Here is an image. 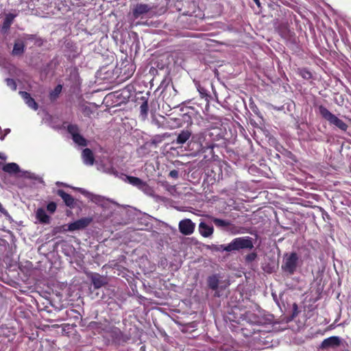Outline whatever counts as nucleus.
I'll return each mask as SVG.
<instances>
[{"label":"nucleus","instance_id":"obj_19","mask_svg":"<svg viewBox=\"0 0 351 351\" xmlns=\"http://www.w3.org/2000/svg\"><path fill=\"white\" fill-rule=\"evenodd\" d=\"M192 138V132L189 130H183L178 134L176 143L178 145H183L190 138Z\"/></svg>","mask_w":351,"mask_h":351},{"label":"nucleus","instance_id":"obj_5","mask_svg":"<svg viewBox=\"0 0 351 351\" xmlns=\"http://www.w3.org/2000/svg\"><path fill=\"white\" fill-rule=\"evenodd\" d=\"M153 8L154 6L149 4L142 3H136L132 11V17L134 19H137L138 18L143 19Z\"/></svg>","mask_w":351,"mask_h":351},{"label":"nucleus","instance_id":"obj_46","mask_svg":"<svg viewBox=\"0 0 351 351\" xmlns=\"http://www.w3.org/2000/svg\"><path fill=\"white\" fill-rule=\"evenodd\" d=\"M65 226H57V227L54 228L53 230L54 234L60 232L62 231H63V232L68 231L67 228H65Z\"/></svg>","mask_w":351,"mask_h":351},{"label":"nucleus","instance_id":"obj_6","mask_svg":"<svg viewBox=\"0 0 351 351\" xmlns=\"http://www.w3.org/2000/svg\"><path fill=\"white\" fill-rule=\"evenodd\" d=\"M56 194L62 199L64 204L67 207L71 209L77 207L80 209V202L74 199L70 194L66 193L64 190L58 189Z\"/></svg>","mask_w":351,"mask_h":351},{"label":"nucleus","instance_id":"obj_43","mask_svg":"<svg viewBox=\"0 0 351 351\" xmlns=\"http://www.w3.org/2000/svg\"><path fill=\"white\" fill-rule=\"evenodd\" d=\"M250 108L251 110H252V112L256 114L257 116H258L259 117L262 118V115H261V113L260 112L258 107L254 104V103H250Z\"/></svg>","mask_w":351,"mask_h":351},{"label":"nucleus","instance_id":"obj_25","mask_svg":"<svg viewBox=\"0 0 351 351\" xmlns=\"http://www.w3.org/2000/svg\"><path fill=\"white\" fill-rule=\"evenodd\" d=\"M206 136H208L210 139L213 141H219L221 138L219 130L218 128H214L211 130L205 131Z\"/></svg>","mask_w":351,"mask_h":351},{"label":"nucleus","instance_id":"obj_51","mask_svg":"<svg viewBox=\"0 0 351 351\" xmlns=\"http://www.w3.org/2000/svg\"><path fill=\"white\" fill-rule=\"evenodd\" d=\"M99 324L96 322H90L88 326L91 328H96Z\"/></svg>","mask_w":351,"mask_h":351},{"label":"nucleus","instance_id":"obj_56","mask_svg":"<svg viewBox=\"0 0 351 351\" xmlns=\"http://www.w3.org/2000/svg\"><path fill=\"white\" fill-rule=\"evenodd\" d=\"M56 184H57V185H64V186H67L66 184H64V183H62V182H56Z\"/></svg>","mask_w":351,"mask_h":351},{"label":"nucleus","instance_id":"obj_53","mask_svg":"<svg viewBox=\"0 0 351 351\" xmlns=\"http://www.w3.org/2000/svg\"><path fill=\"white\" fill-rule=\"evenodd\" d=\"M0 159L5 160L7 159V156L3 153H0Z\"/></svg>","mask_w":351,"mask_h":351},{"label":"nucleus","instance_id":"obj_54","mask_svg":"<svg viewBox=\"0 0 351 351\" xmlns=\"http://www.w3.org/2000/svg\"><path fill=\"white\" fill-rule=\"evenodd\" d=\"M258 8H261V2L259 0H253Z\"/></svg>","mask_w":351,"mask_h":351},{"label":"nucleus","instance_id":"obj_1","mask_svg":"<svg viewBox=\"0 0 351 351\" xmlns=\"http://www.w3.org/2000/svg\"><path fill=\"white\" fill-rule=\"evenodd\" d=\"M302 262L299 255L295 252L285 253L283 255L281 269L287 276H292L295 273Z\"/></svg>","mask_w":351,"mask_h":351},{"label":"nucleus","instance_id":"obj_37","mask_svg":"<svg viewBox=\"0 0 351 351\" xmlns=\"http://www.w3.org/2000/svg\"><path fill=\"white\" fill-rule=\"evenodd\" d=\"M196 86L202 98H207L209 96L207 90L202 87L199 83H196Z\"/></svg>","mask_w":351,"mask_h":351},{"label":"nucleus","instance_id":"obj_16","mask_svg":"<svg viewBox=\"0 0 351 351\" xmlns=\"http://www.w3.org/2000/svg\"><path fill=\"white\" fill-rule=\"evenodd\" d=\"M120 178L122 180H123V181H125L126 182L130 183L132 186H136L138 189L141 187V186L142 185V183L143 182V180H142L139 178L134 177V176H128V175H125V174L122 173H120Z\"/></svg>","mask_w":351,"mask_h":351},{"label":"nucleus","instance_id":"obj_60","mask_svg":"<svg viewBox=\"0 0 351 351\" xmlns=\"http://www.w3.org/2000/svg\"><path fill=\"white\" fill-rule=\"evenodd\" d=\"M215 295L216 296H217V297H219V294H217V293H215Z\"/></svg>","mask_w":351,"mask_h":351},{"label":"nucleus","instance_id":"obj_3","mask_svg":"<svg viewBox=\"0 0 351 351\" xmlns=\"http://www.w3.org/2000/svg\"><path fill=\"white\" fill-rule=\"evenodd\" d=\"M317 109L319 115L327 121L330 125H332L343 132H346L348 130V125L343 120L329 111L325 106L319 105Z\"/></svg>","mask_w":351,"mask_h":351},{"label":"nucleus","instance_id":"obj_18","mask_svg":"<svg viewBox=\"0 0 351 351\" xmlns=\"http://www.w3.org/2000/svg\"><path fill=\"white\" fill-rule=\"evenodd\" d=\"M36 218L42 224H49L51 218L43 208H38L36 211Z\"/></svg>","mask_w":351,"mask_h":351},{"label":"nucleus","instance_id":"obj_40","mask_svg":"<svg viewBox=\"0 0 351 351\" xmlns=\"http://www.w3.org/2000/svg\"><path fill=\"white\" fill-rule=\"evenodd\" d=\"M80 108L82 112L86 117H89L93 113L92 109L88 106L83 104L80 106Z\"/></svg>","mask_w":351,"mask_h":351},{"label":"nucleus","instance_id":"obj_52","mask_svg":"<svg viewBox=\"0 0 351 351\" xmlns=\"http://www.w3.org/2000/svg\"><path fill=\"white\" fill-rule=\"evenodd\" d=\"M77 191H80L82 194H84V195L88 193V192L85 189H82V188H78Z\"/></svg>","mask_w":351,"mask_h":351},{"label":"nucleus","instance_id":"obj_13","mask_svg":"<svg viewBox=\"0 0 351 351\" xmlns=\"http://www.w3.org/2000/svg\"><path fill=\"white\" fill-rule=\"evenodd\" d=\"M148 95L149 93H146L145 96H142L139 98V100L141 101L140 106V117L143 121L147 118L148 115Z\"/></svg>","mask_w":351,"mask_h":351},{"label":"nucleus","instance_id":"obj_30","mask_svg":"<svg viewBox=\"0 0 351 351\" xmlns=\"http://www.w3.org/2000/svg\"><path fill=\"white\" fill-rule=\"evenodd\" d=\"M62 89L61 84H58L55 88L49 93V98L51 101L56 100L60 94Z\"/></svg>","mask_w":351,"mask_h":351},{"label":"nucleus","instance_id":"obj_57","mask_svg":"<svg viewBox=\"0 0 351 351\" xmlns=\"http://www.w3.org/2000/svg\"><path fill=\"white\" fill-rule=\"evenodd\" d=\"M5 134H3V135L0 136V140H1V141H3V140H4V138H5Z\"/></svg>","mask_w":351,"mask_h":351},{"label":"nucleus","instance_id":"obj_47","mask_svg":"<svg viewBox=\"0 0 351 351\" xmlns=\"http://www.w3.org/2000/svg\"><path fill=\"white\" fill-rule=\"evenodd\" d=\"M169 176L172 178L177 179L179 176V172L176 169L171 170L169 173Z\"/></svg>","mask_w":351,"mask_h":351},{"label":"nucleus","instance_id":"obj_44","mask_svg":"<svg viewBox=\"0 0 351 351\" xmlns=\"http://www.w3.org/2000/svg\"><path fill=\"white\" fill-rule=\"evenodd\" d=\"M152 122L159 128L165 127L164 122H160L156 117H152Z\"/></svg>","mask_w":351,"mask_h":351},{"label":"nucleus","instance_id":"obj_20","mask_svg":"<svg viewBox=\"0 0 351 351\" xmlns=\"http://www.w3.org/2000/svg\"><path fill=\"white\" fill-rule=\"evenodd\" d=\"M20 95L24 99L25 104L31 108L36 110L38 108V105L34 98H32L29 93L26 91H20Z\"/></svg>","mask_w":351,"mask_h":351},{"label":"nucleus","instance_id":"obj_48","mask_svg":"<svg viewBox=\"0 0 351 351\" xmlns=\"http://www.w3.org/2000/svg\"><path fill=\"white\" fill-rule=\"evenodd\" d=\"M243 335L245 337H251L255 332V329H254L253 332H252L247 329H243Z\"/></svg>","mask_w":351,"mask_h":351},{"label":"nucleus","instance_id":"obj_33","mask_svg":"<svg viewBox=\"0 0 351 351\" xmlns=\"http://www.w3.org/2000/svg\"><path fill=\"white\" fill-rule=\"evenodd\" d=\"M23 176L25 178H29L32 180H37L40 183H44L43 180L42 178L39 177L38 176H36V174L29 172V171H25L23 172Z\"/></svg>","mask_w":351,"mask_h":351},{"label":"nucleus","instance_id":"obj_7","mask_svg":"<svg viewBox=\"0 0 351 351\" xmlns=\"http://www.w3.org/2000/svg\"><path fill=\"white\" fill-rule=\"evenodd\" d=\"M92 221L90 217H83L70 223L67 225V230L70 232L83 230L86 228Z\"/></svg>","mask_w":351,"mask_h":351},{"label":"nucleus","instance_id":"obj_61","mask_svg":"<svg viewBox=\"0 0 351 351\" xmlns=\"http://www.w3.org/2000/svg\"><path fill=\"white\" fill-rule=\"evenodd\" d=\"M1 163L0 162V165H1Z\"/></svg>","mask_w":351,"mask_h":351},{"label":"nucleus","instance_id":"obj_21","mask_svg":"<svg viewBox=\"0 0 351 351\" xmlns=\"http://www.w3.org/2000/svg\"><path fill=\"white\" fill-rule=\"evenodd\" d=\"M15 16H16V15L13 14L12 13H9L5 15V17L3 20V24L1 25L2 33L5 34L8 32Z\"/></svg>","mask_w":351,"mask_h":351},{"label":"nucleus","instance_id":"obj_55","mask_svg":"<svg viewBox=\"0 0 351 351\" xmlns=\"http://www.w3.org/2000/svg\"><path fill=\"white\" fill-rule=\"evenodd\" d=\"M4 132H5L4 134H5V136H6L8 134H9L10 132V129H5L4 130Z\"/></svg>","mask_w":351,"mask_h":351},{"label":"nucleus","instance_id":"obj_26","mask_svg":"<svg viewBox=\"0 0 351 351\" xmlns=\"http://www.w3.org/2000/svg\"><path fill=\"white\" fill-rule=\"evenodd\" d=\"M25 45L22 42L15 43L12 49V55L21 56L24 53Z\"/></svg>","mask_w":351,"mask_h":351},{"label":"nucleus","instance_id":"obj_32","mask_svg":"<svg viewBox=\"0 0 351 351\" xmlns=\"http://www.w3.org/2000/svg\"><path fill=\"white\" fill-rule=\"evenodd\" d=\"M25 40H35V43L38 45L40 46L43 45V40L41 38L38 37L36 34H25L23 37Z\"/></svg>","mask_w":351,"mask_h":351},{"label":"nucleus","instance_id":"obj_12","mask_svg":"<svg viewBox=\"0 0 351 351\" xmlns=\"http://www.w3.org/2000/svg\"><path fill=\"white\" fill-rule=\"evenodd\" d=\"M221 278L220 274H214L208 276L206 280L208 287L213 291H217L219 287Z\"/></svg>","mask_w":351,"mask_h":351},{"label":"nucleus","instance_id":"obj_41","mask_svg":"<svg viewBox=\"0 0 351 351\" xmlns=\"http://www.w3.org/2000/svg\"><path fill=\"white\" fill-rule=\"evenodd\" d=\"M6 84L8 86L10 87L12 90H16L17 88L16 83L14 80L12 78H6L5 79Z\"/></svg>","mask_w":351,"mask_h":351},{"label":"nucleus","instance_id":"obj_38","mask_svg":"<svg viewBox=\"0 0 351 351\" xmlns=\"http://www.w3.org/2000/svg\"><path fill=\"white\" fill-rule=\"evenodd\" d=\"M300 75L305 80H310L312 78V73L306 69H301L300 70Z\"/></svg>","mask_w":351,"mask_h":351},{"label":"nucleus","instance_id":"obj_31","mask_svg":"<svg viewBox=\"0 0 351 351\" xmlns=\"http://www.w3.org/2000/svg\"><path fill=\"white\" fill-rule=\"evenodd\" d=\"M73 141L80 146L85 147L87 145V140L80 134H75L73 138Z\"/></svg>","mask_w":351,"mask_h":351},{"label":"nucleus","instance_id":"obj_34","mask_svg":"<svg viewBox=\"0 0 351 351\" xmlns=\"http://www.w3.org/2000/svg\"><path fill=\"white\" fill-rule=\"evenodd\" d=\"M257 257H258L257 253L256 252H252L249 253L247 255H245V256L244 257L245 262L246 264H250L253 261H254L257 258Z\"/></svg>","mask_w":351,"mask_h":351},{"label":"nucleus","instance_id":"obj_23","mask_svg":"<svg viewBox=\"0 0 351 351\" xmlns=\"http://www.w3.org/2000/svg\"><path fill=\"white\" fill-rule=\"evenodd\" d=\"M2 170L10 174H16L21 171L19 166L15 162L5 164L3 166Z\"/></svg>","mask_w":351,"mask_h":351},{"label":"nucleus","instance_id":"obj_24","mask_svg":"<svg viewBox=\"0 0 351 351\" xmlns=\"http://www.w3.org/2000/svg\"><path fill=\"white\" fill-rule=\"evenodd\" d=\"M228 230H229L231 233L234 234H244V233H250L252 234V231L250 230V228H245V227H237L232 223V226H230Z\"/></svg>","mask_w":351,"mask_h":351},{"label":"nucleus","instance_id":"obj_28","mask_svg":"<svg viewBox=\"0 0 351 351\" xmlns=\"http://www.w3.org/2000/svg\"><path fill=\"white\" fill-rule=\"evenodd\" d=\"M169 136V134L164 133L162 134H157L153 136L150 141V144L152 145H154L156 147L159 143H160L165 138Z\"/></svg>","mask_w":351,"mask_h":351},{"label":"nucleus","instance_id":"obj_58","mask_svg":"<svg viewBox=\"0 0 351 351\" xmlns=\"http://www.w3.org/2000/svg\"><path fill=\"white\" fill-rule=\"evenodd\" d=\"M114 94L117 95V97H119V96L121 95V94L118 91L115 92Z\"/></svg>","mask_w":351,"mask_h":351},{"label":"nucleus","instance_id":"obj_14","mask_svg":"<svg viewBox=\"0 0 351 351\" xmlns=\"http://www.w3.org/2000/svg\"><path fill=\"white\" fill-rule=\"evenodd\" d=\"M207 217L219 229L228 230L232 226V222L229 220L217 218L211 215H208Z\"/></svg>","mask_w":351,"mask_h":351},{"label":"nucleus","instance_id":"obj_2","mask_svg":"<svg viewBox=\"0 0 351 351\" xmlns=\"http://www.w3.org/2000/svg\"><path fill=\"white\" fill-rule=\"evenodd\" d=\"M240 318L249 324L258 326L271 324L274 321V316L272 315L263 314L261 311H258V314L252 313L251 311H245L240 315Z\"/></svg>","mask_w":351,"mask_h":351},{"label":"nucleus","instance_id":"obj_36","mask_svg":"<svg viewBox=\"0 0 351 351\" xmlns=\"http://www.w3.org/2000/svg\"><path fill=\"white\" fill-rule=\"evenodd\" d=\"M208 137V136H206L204 131V132H199L198 134L192 135L191 141H201L202 140H206Z\"/></svg>","mask_w":351,"mask_h":351},{"label":"nucleus","instance_id":"obj_27","mask_svg":"<svg viewBox=\"0 0 351 351\" xmlns=\"http://www.w3.org/2000/svg\"><path fill=\"white\" fill-rule=\"evenodd\" d=\"M206 248L213 252H229V247L228 245H209L206 246Z\"/></svg>","mask_w":351,"mask_h":351},{"label":"nucleus","instance_id":"obj_8","mask_svg":"<svg viewBox=\"0 0 351 351\" xmlns=\"http://www.w3.org/2000/svg\"><path fill=\"white\" fill-rule=\"evenodd\" d=\"M110 337L118 344H123L130 340V337L124 334L119 328L114 327L110 330Z\"/></svg>","mask_w":351,"mask_h":351},{"label":"nucleus","instance_id":"obj_50","mask_svg":"<svg viewBox=\"0 0 351 351\" xmlns=\"http://www.w3.org/2000/svg\"><path fill=\"white\" fill-rule=\"evenodd\" d=\"M298 313V305L294 303L293 304V315H292V317H295Z\"/></svg>","mask_w":351,"mask_h":351},{"label":"nucleus","instance_id":"obj_10","mask_svg":"<svg viewBox=\"0 0 351 351\" xmlns=\"http://www.w3.org/2000/svg\"><path fill=\"white\" fill-rule=\"evenodd\" d=\"M180 232L184 235H191L193 233L195 224L190 219H184L179 222Z\"/></svg>","mask_w":351,"mask_h":351},{"label":"nucleus","instance_id":"obj_59","mask_svg":"<svg viewBox=\"0 0 351 351\" xmlns=\"http://www.w3.org/2000/svg\"><path fill=\"white\" fill-rule=\"evenodd\" d=\"M305 256H306V258H309V256H309V253L306 254L305 255Z\"/></svg>","mask_w":351,"mask_h":351},{"label":"nucleus","instance_id":"obj_39","mask_svg":"<svg viewBox=\"0 0 351 351\" xmlns=\"http://www.w3.org/2000/svg\"><path fill=\"white\" fill-rule=\"evenodd\" d=\"M105 173L120 178V174L112 165H107Z\"/></svg>","mask_w":351,"mask_h":351},{"label":"nucleus","instance_id":"obj_4","mask_svg":"<svg viewBox=\"0 0 351 351\" xmlns=\"http://www.w3.org/2000/svg\"><path fill=\"white\" fill-rule=\"evenodd\" d=\"M229 252L241 250H252L254 247L253 239L250 237H237L228 243Z\"/></svg>","mask_w":351,"mask_h":351},{"label":"nucleus","instance_id":"obj_45","mask_svg":"<svg viewBox=\"0 0 351 351\" xmlns=\"http://www.w3.org/2000/svg\"><path fill=\"white\" fill-rule=\"evenodd\" d=\"M0 212L5 217V218L9 220L10 221H13V219L12 217L10 215L8 212L2 206H1L0 208Z\"/></svg>","mask_w":351,"mask_h":351},{"label":"nucleus","instance_id":"obj_49","mask_svg":"<svg viewBox=\"0 0 351 351\" xmlns=\"http://www.w3.org/2000/svg\"><path fill=\"white\" fill-rule=\"evenodd\" d=\"M107 165L103 163L97 164V168L98 170L105 172Z\"/></svg>","mask_w":351,"mask_h":351},{"label":"nucleus","instance_id":"obj_29","mask_svg":"<svg viewBox=\"0 0 351 351\" xmlns=\"http://www.w3.org/2000/svg\"><path fill=\"white\" fill-rule=\"evenodd\" d=\"M139 190L142 191L147 195L154 196V189L152 186H150L146 182H143L142 185L139 188Z\"/></svg>","mask_w":351,"mask_h":351},{"label":"nucleus","instance_id":"obj_22","mask_svg":"<svg viewBox=\"0 0 351 351\" xmlns=\"http://www.w3.org/2000/svg\"><path fill=\"white\" fill-rule=\"evenodd\" d=\"M135 71V66L130 62H128L123 68L121 69L120 73L125 78L130 77Z\"/></svg>","mask_w":351,"mask_h":351},{"label":"nucleus","instance_id":"obj_15","mask_svg":"<svg viewBox=\"0 0 351 351\" xmlns=\"http://www.w3.org/2000/svg\"><path fill=\"white\" fill-rule=\"evenodd\" d=\"M83 162L88 166H91L95 162V157L93 151L89 148H85L82 152Z\"/></svg>","mask_w":351,"mask_h":351},{"label":"nucleus","instance_id":"obj_35","mask_svg":"<svg viewBox=\"0 0 351 351\" xmlns=\"http://www.w3.org/2000/svg\"><path fill=\"white\" fill-rule=\"evenodd\" d=\"M79 127L76 124H69L67 126V131L69 134H71L72 138L75 135L78 134L79 133Z\"/></svg>","mask_w":351,"mask_h":351},{"label":"nucleus","instance_id":"obj_42","mask_svg":"<svg viewBox=\"0 0 351 351\" xmlns=\"http://www.w3.org/2000/svg\"><path fill=\"white\" fill-rule=\"evenodd\" d=\"M57 208V205L55 202H49L47 206V210L51 213H53L56 210Z\"/></svg>","mask_w":351,"mask_h":351},{"label":"nucleus","instance_id":"obj_9","mask_svg":"<svg viewBox=\"0 0 351 351\" xmlns=\"http://www.w3.org/2000/svg\"><path fill=\"white\" fill-rule=\"evenodd\" d=\"M342 339L337 336H332L325 339L320 344L319 348L322 350H328L329 348H336L340 346Z\"/></svg>","mask_w":351,"mask_h":351},{"label":"nucleus","instance_id":"obj_11","mask_svg":"<svg viewBox=\"0 0 351 351\" xmlns=\"http://www.w3.org/2000/svg\"><path fill=\"white\" fill-rule=\"evenodd\" d=\"M91 283L96 289H100L108 284L106 277L97 273H93L89 276Z\"/></svg>","mask_w":351,"mask_h":351},{"label":"nucleus","instance_id":"obj_17","mask_svg":"<svg viewBox=\"0 0 351 351\" xmlns=\"http://www.w3.org/2000/svg\"><path fill=\"white\" fill-rule=\"evenodd\" d=\"M199 232L204 237H209L213 235L214 228L212 225H208L204 221H201L199 224Z\"/></svg>","mask_w":351,"mask_h":351}]
</instances>
